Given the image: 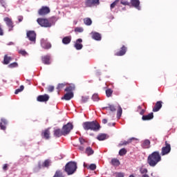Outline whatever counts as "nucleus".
<instances>
[{
    "mask_svg": "<svg viewBox=\"0 0 177 177\" xmlns=\"http://www.w3.org/2000/svg\"><path fill=\"white\" fill-rule=\"evenodd\" d=\"M161 154L158 151H155L149 155L147 158V164L150 167H154L162 160Z\"/></svg>",
    "mask_w": 177,
    "mask_h": 177,
    "instance_id": "f257e3e1",
    "label": "nucleus"
},
{
    "mask_svg": "<svg viewBox=\"0 0 177 177\" xmlns=\"http://www.w3.org/2000/svg\"><path fill=\"white\" fill-rule=\"evenodd\" d=\"M82 127L84 130L97 131L100 129V125L97 121L85 122L82 124Z\"/></svg>",
    "mask_w": 177,
    "mask_h": 177,
    "instance_id": "f03ea898",
    "label": "nucleus"
},
{
    "mask_svg": "<svg viewBox=\"0 0 177 177\" xmlns=\"http://www.w3.org/2000/svg\"><path fill=\"white\" fill-rule=\"evenodd\" d=\"M77 163L75 162H68L65 165L64 171L66 172L67 175H73L77 171Z\"/></svg>",
    "mask_w": 177,
    "mask_h": 177,
    "instance_id": "7ed1b4c3",
    "label": "nucleus"
},
{
    "mask_svg": "<svg viewBox=\"0 0 177 177\" xmlns=\"http://www.w3.org/2000/svg\"><path fill=\"white\" fill-rule=\"evenodd\" d=\"M171 150V145L168 143L167 141H165V146L162 147L161 149L160 156H165L170 153Z\"/></svg>",
    "mask_w": 177,
    "mask_h": 177,
    "instance_id": "20e7f679",
    "label": "nucleus"
},
{
    "mask_svg": "<svg viewBox=\"0 0 177 177\" xmlns=\"http://www.w3.org/2000/svg\"><path fill=\"white\" fill-rule=\"evenodd\" d=\"M100 4V0H85L84 5L86 8H92Z\"/></svg>",
    "mask_w": 177,
    "mask_h": 177,
    "instance_id": "39448f33",
    "label": "nucleus"
},
{
    "mask_svg": "<svg viewBox=\"0 0 177 177\" xmlns=\"http://www.w3.org/2000/svg\"><path fill=\"white\" fill-rule=\"evenodd\" d=\"M73 126L71 122H68V124H65L62 127V131L64 133V136L68 135L70 131L73 129Z\"/></svg>",
    "mask_w": 177,
    "mask_h": 177,
    "instance_id": "423d86ee",
    "label": "nucleus"
},
{
    "mask_svg": "<svg viewBox=\"0 0 177 177\" xmlns=\"http://www.w3.org/2000/svg\"><path fill=\"white\" fill-rule=\"evenodd\" d=\"M3 21L9 28L8 31H13V27H15V25H13V21H12V19L6 17L3 19Z\"/></svg>",
    "mask_w": 177,
    "mask_h": 177,
    "instance_id": "0eeeda50",
    "label": "nucleus"
},
{
    "mask_svg": "<svg viewBox=\"0 0 177 177\" xmlns=\"http://www.w3.org/2000/svg\"><path fill=\"white\" fill-rule=\"evenodd\" d=\"M26 35L29 41L31 42H35V39H37V34L34 30L28 31Z\"/></svg>",
    "mask_w": 177,
    "mask_h": 177,
    "instance_id": "6e6552de",
    "label": "nucleus"
},
{
    "mask_svg": "<svg viewBox=\"0 0 177 177\" xmlns=\"http://www.w3.org/2000/svg\"><path fill=\"white\" fill-rule=\"evenodd\" d=\"M55 25V17H51L45 19V27L50 28L52 26Z\"/></svg>",
    "mask_w": 177,
    "mask_h": 177,
    "instance_id": "1a4fd4ad",
    "label": "nucleus"
},
{
    "mask_svg": "<svg viewBox=\"0 0 177 177\" xmlns=\"http://www.w3.org/2000/svg\"><path fill=\"white\" fill-rule=\"evenodd\" d=\"M64 136L63 129H57L54 130V136H55L56 138H60V136Z\"/></svg>",
    "mask_w": 177,
    "mask_h": 177,
    "instance_id": "9d476101",
    "label": "nucleus"
},
{
    "mask_svg": "<svg viewBox=\"0 0 177 177\" xmlns=\"http://www.w3.org/2000/svg\"><path fill=\"white\" fill-rule=\"evenodd\" d=\"M162 106V102L158 101L156 103L155 106L153 109V112H158Z\"/></svg>",
    "mask_w": 177,
    "mask_h": 177,
    "instance_id": "9b49d317",
    "label": "nucleus"
},
{
    "mask_svg": "<svg viewBox=\"0 0 177 177\" xmlns=\"http://www.w3.org/2000/svg\"><path fill=\"white\" fill-rule=\"evenodd\" d=\"M91 35L92 38L96 41H100L102 39L101 35L98 32H93L91 33Z\"/></svg>",
    "mask_w": 177,
    "mask_h": 177,
    "instance_id": "f8f14e48",
    "label": "nucleus"
},
{
    "mask_svg": "<svg viewBox=\"0 0 177 177\" xmlns=\"http://www.w3.org/2000/svg\"><path fill=\"white\" fill-rule=\"evenodd\" d=\"M82 42V39H78L76 41V43L74 45V47L77 49V50H81L83 47V45L81 44Z\"/></svg>",
    "mask_w": 177,
    "mask_h": 177,
    "instance_id": "ddd939ff",
    "label": "nucleus"
},
{
    "mask_svg": "<svg viewBox=\"0 0 177 177\" xmlns=\"http://www.w3.org/2000/svg\"><path fill=\"white\" fill-rule=\"evenodd\" d=\"M127 52V48L123 46L121 48H120V50L118 53H115V55L116 56H123L124 55H125Z\"/></svg>",
    "mask_w": 177,
    "mask_h": 177,
    "instance_id": "4468645a",
    "label": "nucleus"
},
{
    "mask_svg": "<svg viewBox=\"0 0 177 177\" xmlns=\"http://www.w3.org/2000/svg\"><path fill=\"white\" fill-rule=\"evenodd\" d=\"M73 97V92H68L64 95V97H62V100H70Z\"/></svg>",
    "mask_w": 177,
    "mask_h": 177,
    "instance_id": "2eb2a0df",
    "label": "nucleus"
},
{
    "mask_svg": "<svg viewBox=\"0 0 177 177\" xmlns=\"http://www.w3.org/2000/svg\"><path fill=\"white\" fill-rule=\"evenodd\" d=\"M6 124H8V121H6V119L2 118L1 119V122L0 123V129L2 131H6Z\"/></svg>",
    "mask_w": 177,
    "mask_h": 177,
    "instance_id": "dca6fc26",
    "label": "nucleus"
},
{
    "mask_svg": "<svg viewBox=\"0 0 177 177\" xmlns=\"http://www.w3.org/2000/svg\"><path fill=\"white\" fill-rule=\"evenodd\" d=\"M131 3L133 7L140 10V1H139V0H131Z\"/></svg>",
    "mask_w": 177,
    "mask_h": 177,
    "instance_id": "f3484780",
    "label": "nucleus"
},
{
    "mask_svg": "<svg viewBox=\"0 0 177 177\" xmlns=\"http://www.w3.org/2000/svg\"><path fill=\"white\" fill-rule=\"evenodd\" d=\"M153 118V113H150L148 115H143L142 118V119L143 120H150Z\"/></svg>",
    "mask_w": 177,
    "mask_h": 177,
    "instance_id": "a211bd4d",
    "label": "nucleus"
},
{
    "mask_svg": "<svg viewBox=\"0 0 177 177\" xmlns=\"http://www.w3.org/2000/svg\"><path fill=\"white\" fill-rule=\"evenodd\" d=\"M137 140L136 138H129L127 141H122L119 145L120 146H123V145H129V143H131L132 142V140Z\"/></svg>",
    "mask_w": 177,
    "mask_h": 177,
    "instance_id": "6ab92c4d",
    "label": "nucleus"
},
{
    "mask_svg": "<svg viewBox=\"0 0 177 177\" xmlns=\"http://www.w3.org/2000/svg\"><path fill=\"white\" fill-rule=\"evenodd\" d=\"M151 142L149 140H144L143 143L142 144V147L144 149H149L150 147Z\"/></svg>",
    "mask_w": 177,
    "mask_h": 177,
    "instance_id": "aec40b11",
    "label": "nucleus"
},
{
    "mask_svg": "<svg viewBox=\"0 0 177 177\" xmlns=\"http://www.w3.org/2000/svg\"><path fill=\"white\" fill-rule=\"evenodd\" d=\"M12 62V57L8 56V55H6L3 58V64H9Z\"/></svg>",
    "mask_w": 177,
    "mask_h": 177,
    "instance_id": "412c9836",
    "label": "nucleus"
},
{
    "mask_svg": "<svg viewBox=\"0 0 177 177\" xmlns=\"http://www.w3.org/2000/svg\"><path fill=\"white\" fill-rule=\"evenodd\" d=\"M71 41V37L68 36V37H65L62 39V43L65 45H67L68 44H70Z\"/></svg>",
    "mask_w": 177,
    "mask_h": 177,
    "instance_id": "4be33fe9",
    "label": "nucleus"
},
{
    "mask_svg": "<svg viewBox=\"0 0 177 177\" xmlns=\"http://www.w3.org/2000/svg\"><path fill=\"white\" fill-rule=\"evenodd\" d=\"M111 164H112L113 167H119L120 165V162L117 158H113L111 160Z\"/></svg>",
    "mask_w": 177,
    "mask_h": 177,
    "instance_id": "5701e85b",
    "label": "nucleus"
},
{
    "mask_svg": "<svg viewBox=\"0 0 177 177\" xmlns=\"http://www.w3.org/2000/svg\"><path fill=\"white\" fill-rule=\"evenodd\" d=\"M75 88V85L71 84L69 86H68L65 88V91H66L68 93H72V91H74Z\"/></svg>",
    "mask_w": 177,
    "mask_h": 177,
    "instance_id": "b1692460",
    "label": "nucleus"
},
{
    "mask_svg": "<svg viewBox=\"0 0 177 177\" xmlns=\"http://www.w3.org/2000/svg\"><path fill=\"white\" fill-rule=\"evenodd\" d=\"M37 21L41 27H45V19L38 18Z\"/></svg>",
    "mask_w": 177,
    "mask_h": 177,
    "instance_id": "393cba45",
    "label": "nucleus"
},
{
    "mask_svg": "<svg viewBox=\"0 0 177 177\" xmlns=\"http://www.w3.org/2000/svg\"><path fill=\"white\" fill-rule=\"evenodd\" d=\"M106 138H107V135L105 133L99 134L98 136L97 137V139L99 140H104Z\"/></svg>",
    "mask_w": 177,
    "mask_h": 177,
    "instance_id": "a878e982",
    "label": "nucleus"
},
{
    "mask_svg": "<svg viewBox=\"0 0 177 177\" xmlns=\"http://www.w3.org/2000/svg\"><path fill=\"white\" fill-rule=\"evenodd\" d=\"M52 64V58L49 55L45 57V64L50 65Z\"/></svg>",
    "mask_w": 177,
    "mask_h": 177,
    "instance_id": "bb28decb",
    "label": "nucleus"
},
{
    "mask_svg": "<svg viewBox=\"0 0 177 177\" xmlns=\"http://www.w3.org/2000/svg\"><path fill=\"white\" fill-rule=\"evenodd\" d=\"M85 153H86L88 156H90V155L93 154L94 151L92 149L91 147H87V148L86 149Z\"/></svg>",
    "mask_w": 177,
    "mask_h": 177,
    "instance_id": "cd10ccee",
    "label": "nucleus"
},
{
    "mask_svg": "<svg viewBox=\"0 0 177 177\" xmlns=\"http://www.w3.org/2000/svg\"><path fill=\"white\" fill-rule=\"evenodd\" d=\"M104 109H109L111 111L115 112L116 111L115 106L114 105L109 104V106H106L103 108Z\"/></svg>",
    "mask_w": 177,
    "mask_h": 177,
    "instance_id": "c85d7f7f",
    "label": "nucleus"
},
{
    "mask_svg": "<svg viewBox=\"0 0 177 177\" xmlns=\"http://www.w3.org/2000/svg\"><path fill=\"white\" fill-rule=\"evenodd\" d=\"M122 113V109L120 105L118 106L117 117L120 118Z\"/></svg>",
    "mask_w": 177,
    "mask_h": 177,
    "instance_id": "c756f323",
    "label": "nucleus"
},
{
    "mask_svg": "<svg viewBox=\"0 0 177 177\" xmlns=\"http://www.w3.org/2000/svg\"><path fill=\"white\" fill-rule=\"evenodd\" d=\"M52 165V160L50 159H47L45 160V168H49Z\"/></svg>",
    "mask_w": 177,
    "mask_h": 177,
    "instance_id": "7c9ffc66",
    "label": "nucleus"
},
{
    "mask_svg": "<svg viewBox=\"0 0 177 177\" xmlns=\"http://www.w3.org/2000/svg\"><path fill=\"white\" fill-rule=\"evenodd\" d=\"M23 91H24V86L21 85L20 86L19 88L15 90V94L17 95L20 93V92H23Z\"/></svg>",
    "mask_w": 177,
    "mask_h": 177,
    "instance_id": "2f4dec72",
    "label": "nucleus"
},
{
    "mask_svg": "<svg viewBox=\"0 0 177 177\" xmlns=\"http://www.w3.org/2000/svg\"><path fill=\"white\" fill-rule=\"evenodd\" d=\"M84 23L86 25V26H91L92 24V21L90 18H86L84 19Z\"/></svg>",
    "mask_w": 177,
    "mask_h": 177,
    "instance_id": "473e14b6",
    "label": "nucleus"
},
{
    "mask_svg": "<svg viewBox=\"0 0 177 177\" xmlns=\"http://www.w3.org/2000/svg\"><path fill=\"white\" fill-rule=\"evenodd\" d=\"M119 2H120V0H115L113 3H111L110 6L111 10H112V9H113Z\"/></svg>",
    "mask_w": 177,
    "mask_h": 177,
    "instance_id": "72a5a7b5",
    "label": "nucleus"
},
{
    "mask_svg": "<svg viewBox=\"0 0 177 177\" xmlns=\"http://www.w3.org/2000/svg\"><path fill=\"white\" fill-rule=\"evenodd\" d=\"M38 13L40 16H44V15H45V6H42L41 8L39 10Z\"/></svg>",
    "mask_w": 177,
    "mask_h": 177,
    "instance_id": "f704fd0d",
    "label": "nucleus"
},
{
    "mask_svg": "<svg viewBox=\"0 0 177 177\" xmlns=\"http://www.w3.org/2000/svg\"><path fill=\"white\" fill-rule=\"evenodd\" d=\"M37 102H45V95H39L37 97Z\"/></svg>",
    "mask_w": 177,
    "mask_h": 177,
    "instance_id": "c9c22d12",
    "label": "nucleus"
},
{
    "mask_svg": "<svg viewBox=\"0 0 177 177\" xmlns=\"http://www.w3.org/2000/svg\"><path fill=\"white\" fill-rule=\"evenodd\" d=\"M140 174H142V175H145L146 174H147L148 170L146 168L140 167Z\"/></svg>",
    "mask_w": 177,
    "mask_h": 177,
    "instance_id": "e433bc0d",
    "label": "nucleus"
},
{
    "mask_svg": "<svg viewBox=\"0 0 177 177\" xmlns=\"http://www.w3.org/2000/svg\"><path fill=\"white\" fill-rule=\"evenodd\" d=\"M127 151L126 149L122 148L119 151V155L122 156L127 153Z\"/></svg>",
    "mask_w": 177,
    "mask_h": 177,
    "instance_id": "4c0bfd02",
    "label": "nucleus"
},
{
    "mask_svg": "<svg viewBox=\"0 0 177 177\" xmlns=\"http://www.w3.org/2000/svg\"><path fill=\"white\" fill-rule=\"evenodd\" d=\"M49 138H50V131H49V129H48L45 131V138L49 139Z\"/></svg>",
    "mask_w": 177,
    "mask_h": 177,
    "instance_id": "58836bf2",
    "label": "nucleus"
},
{
    "mask_svg": "<svg viewBox=\"0 0 177 177\" xmlns=\"http://www.w3.org/2000/svg\"><path fill=\"white\" fill-rule=\"evenodd\" d=\"M64 86H66V84H58V86L57 87V89L58 90V93H59V92H60L62 91V89L63 88H64Z\"/></svg>",
    "mask_w": 177,
    "mask_h": 177,
    "instance_id": "ea45409f",
    "label": "nucleus"
},
{
    "mask_svg": "<svg viewBox=\"0 0 177 177\" xmlns=\"http://www.w3.org/2000/svg\"><path fill=\"white\" fill-rule=\"evenodd\" d=\"M113 91L111 88H109L106 91V94L108 97H111L112 95Z\"/></svg>",
    "mask_w": 177,
    "mask_h": 177,
    "instance_id": "a19ab883",
    "label": "nucleus"
},
{
    "mask_svg": "<svg viewBox=\"0 0 177 177\" xmlns=\"http://www.w3.org/2000/svg\"><path fill=\"white\" fill-rule=\"evenodd\" d=\"M19 55H21L22 56H27L28 55V53H26V50H19Z\"/></svg>",
    "mask_w": 177,
    "mask_h": 177,
    "instance_id": "79ce46f5",
    "label": "nucleus"
},
{
    "mask_svg": "<svg viewBox=\"0 0 177 177\" xmlns=\"http://www.w3.org/2000/svg\"><path fill=\"white\" fill-rule=\"evenodd\" d=\"M18 64L17 62H13L12 64H10L8 65L9 68H15V67H17Z\"/></svg>",
    "mask_w": 177,
    "mask_h": 177,
    "instance_id": "37998d69",
    "label": "nucleus"
},
{
    "mask_svg": "<svg viewBox=\"0 0 177 177\" xmlns=\"http://www.w3.org/2000/svg\"><path fill=\"white\" fill-rule=\"evenodd\" d=\"M92 99L94 102H97L99 100V97L97 95V94H94L92 97Z\"/></svg>",
    "mask_w": 177,
    "mask_h": 177,
    "instance_id": "c03bdc74",
    "label": "nucleus"
},
{
    "mask_svg": "<svg viewBox=\"0 0 177 177\" xmlns=\"http://www.w3.org/2000/svg\"><path fill=\"white\" fill-rule=\"evenodd\" d=\"M55 90V86H49L48 88H47V91L50 93H52L53 92V91Z\"/></svg>",
    "mask_w": 177,
    "mask_h": 177,
    "instance_id": "a18cd8bd",
    "label": "nucleus"
},
{
    "mask_svg": "<svg viewBox=\"0 0 177 177\" xmlns=\"http://www.w3.org/2000/svg\"><path fill=\"white\" fill-rule=\"evenodd\" d=\"M89 169L91 171H94L96 169V165L95 164H91L89 166Z\"/></svg>",
    "mask_w": 177,
    "mask_h": 177,
    "instance_id": "49530a36",
    "label": "nucleus"
},
{
    "mask_svg": "<svg viewBox=\"0 0 177 177\" xmlns=\"http://www.w3.org/2000/svg\"><path fill=\"white\" fill-rule=\"evenodd\" d=\"M88 99H89V97L88 96H83L82 97V102L84 103V102H87Z\"/></svg>",
    "mask_w": 177,
    "mask_h": 177,
    "instance_id": "de8ad7c7",
    "label": "nucleus"
},
{
    "mask_svg": "<svg viewBox=\"0 0 177 177\" xmlns=\"http://www.w3.org/2000/svg\"><path fill=\"white\" fill-rule=\"evenodd\" d=\"M0 3L2 5L3 8H6V6H8L6 2H5L3 0H0Z\"/></svg>",
    "mask_w": 177,
    "mask_h": 177,
    "instance_id": "09e8293b",
    "label": "nucleus"
},
{
    "mask_svg": "<svg viewBox=\"0 0 177 177\" xmlns=\"http://www.w3.org/2000/svg\"><path fill=\"white\" fill-rule=\"evenodd\" d=\"M50 48H52V44H50V43H49V42L46 43L45 48L46 49H49Z\"/></svg>",
    "mask_w": 177,
    "mask_h": 177,
    "instance_id": "8fccbe9b",
    "label": "nucleus"
},
{
    "mask_svg": "<svg viewBox=\"0 0 177 177\" xmlns=\"http://www.w3.org/2000/svg\"><path fill=\"white\" fill-rule=\"evenodd\" d=\"M120 3L122 4V5H124V6H129V3L128 2V1H120Z\"/></svg>",
    "mask_w": 177,
    "mask_h": 177,
    "instance_id": "3c124183",
    "label": "nucleus"
},
{
    "mask_svg": "<svg viewBox=\"0 0 177 177\" xmlns=\"http://www.w3.org/2000/svg\"><path fill=\"white\" fill-rule=\"evenodd\" d=\"M81 145H85V144H86V141L83 139V138H80L79 139Z\"/></svg>",
    "mask_w": 177,
    "mask_h": 177,
    "instance_id": "603ef678",
    "label": "nucleus"
},
{
    "mask_svg": "<svg viewBox=\"0 0 177 177\" xmlns=\"http://www.w3.org/2000/svg\"><path fill=\"white\" fill-rule=\"evenodd\" d=\"M49 12H50V9H49L48 7H45V15H48L49 14Z\"/></svg>",
    "mask_w": 177,
    "mask_h": 177,
    "instance_id": "864d4df0",
    "label": "nucleus"
},
{
    "mask_svg": "<svg viewBox=\"0 0 177 177\" xmlns=\"http://www.w3.org/2000/svg\"><path fill=\"white\" fill-rule=\"evenodd\" d=\"M124 175L123 173H115V177H124Z\"/></svg>",
    "mask_w": 177,
    "mask_h": 177,
    "instance_id": "5fc2aeb1",
    "label": "nucleus"
},
{
    "mask_svg": "<svg viewBox=\"0 0 177 177\" xmlns=\"http://www.w3.org/2000/svg\"><path fill=\"white\" fill-rule=\"evenodd\" d=\"M75 31L77 32H83V29L82 28H76L75 29Z\"/></svg>",
    "mask_w": 177,
    "mask_h": 177,
    "instance_id": "6e6d98bb",
    "label": "nucleus"
},
{
    "mask_svg": "<svg viewBox=\"0 0 177 177\" xmlns=\"http://www.w3.org/2000/svg\"><path fill=\"white\" fill-rule=\"evenodd\" d=\"M8 167H9V165L8 164L3 165V171H8Z\"/></svg>",
    "mask_w": 177,
    "mask_h": 177,
    "instance_id": "4d7b16f0",
    "label": "nucleus"
},
{
    "mask_svg": "<svg viewBox=\"0 0 177 177\" xmlns=\"http://www.w3.org/2000/svg\"><path fill=\"white\" fill-rule=\"evenodd\" d=\"M23 16H19L18 17V21L19 23H21V21H23Z\"/></svg>",
    "mask_w": 177,
    "mask_h": 177,
    "instance_id": "13d9d810",
    "label": "nucleus"
},
{
    "mask_svg": "<svg viewBox=\"0 0 177 177\" xmlns=\"http://www.w3.org/2000/svg\"><path fill=\"white\" fill-rule=\"evenodd\" d=\"M85 146H86V145H81V146L79 147V149H80V151H83L84 150V147H85Z\"/></svg>",
    "mask_w": 177,
    "mask_h": 177,
    "instance_id": "bf43d9fd",
    "label": "nucleus"
},
{
    "mask_svg": "<svg viewBox=\"0 0 177 177\" xmlns=\"http://www.w3.org/2000/svg\"><path fill=\"white\" fill-rule=\"evenodd\" d=\"M48 100H49V95L45 94V102H47Z\"/></svg>",
    "mask_w": 177,
    "mask_h": 177,
    "instance_id": "052dcab7",
    "label": "nucleus"
},
{
    "mask_svg": "<svg viewBox=\"0 0 177 177\" xmlns=\"http://www.w3.org/2000/svg\"><path fill=\"white\" fill-rule=\"evenodd\" d=\"M107 122H108V121H107L106 119H103V120H102V123H103V124H106Z\"/></svg>",
    "mask_w": 177,
    "mask_h": 177,
    "instance_id": "680f3d73",
    "label": "nucleus"
},
{
    "mask_svg": "<svg viewBox=\"0 0 177 177\" xmlns=\"http://www.w3.org/2000/svg\"><path fill=\"white\" fill-rule=\"evenodd\" d=\"M41 60L43 63H45V57H42Z\"/></svg>",
    "mask_w": 177,
    "mask_h": 177,
    "instance_id": "e2e57ef3",
    "label": "nucleus"
},
{
    "mask_svg": "<svg viewBox=\"0 0 177 177\" xmlns=\"http://www.w3.org/2000/svg\"><path fill=\"white\" fill-rule=\"evenodd\" d=\"M140 115H143V114L145 113V110L142 109V110L140 111Z\"/></svg>",
    "mask_w": 177,
    "mask_h": 177,
    "instance_id": "0e129e2a",
    "label": "nucleus"
},
{
    "mask_svg": "<svg viewBox=\"0 0 177 177\" xmlns=\"http://www.w3.org/2000/svg\"><path fill=\"white\" fill-rule=\"evenodd\" d=\"M41 136H43V138H45V131H43V132L41 133Z\"/></svg>",
    "mask_w": 177,
    "mask_h": 177,
    "instance_id": "69168bd1",
    "label": "nucleus"
},
{
    "mask_svg": "<svg viewBox=\"0 0 177 177\" xmlns=\"http://www.w3.org/2000/svg\"><path fill=\"white\" fill-rule=\"evenodd\" d=\"M129 177H135L133 174L130 175Z\"/></svg>",
    "mask_w": 177,
    "mask_h": 177,
    "instance_id": "338daca9",
    "label": "nucleus"
},
{
    "mask_svg": "<svg viewBox=\"0 0 177 177\" xmlns=\"http://www.w3.org/2000/svg\"><path fill=\"white\" fill-rule=\"evenodd\" d=\"M122 10H126V8H124Z\"/></svg>",
    "mask_w": 177,
    "mask_h": 177,
    "instance_id": "774afa93",
    "label": "nucleus"
}]
</instances>
